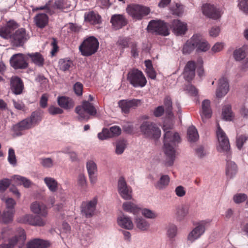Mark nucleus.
Wrapping results in <instances>:
<instances>
[{"mask_svg": "<svg viewBox=\"0 0 248 248\" xmlns=\"http://www.w3.org/2000/svg\"><path fill=\"white\" fill-rule=\"evenodd\" d=\"M164 135L163 151L166 156L165 165H173L175 158L176 144L180 142L181 139L179 134L173 131H167L165 125H163Z\"/></svg>", "mask_w": 248, "mask_h": 248, "instance_id": "1", "label": "nucleus"}, {"mask_svg": "<svg viewBox=\"0 0 248 248\" xmlns=\"http://www.w3.org/2000/svg\"><path fill=\"white\" fill-rule=\"evenodd\" d=\"M75 111L78 115V119L81 121H88L90 116H94L97 113L93 105L88 101H83L82 105L77 107Z\"/></svg>", "mask_w": 248, "mask_h": 248, "instance_id": "2", "label": "nucleus"}, {"mask_svg": "<svg viewBox=\"0 0 248 248\" xmlns=\"http://www.w3.org/2000/svg\"><path fill=\"white\" fill-rule=\"evenodd\" d=\"M126 11L134 19L141 20L150 13L149 7L139 4H130L127 5Z\"/></svg>", "mask_w": 248, "mask_h": 248, "instance_id": "3", "label": "nucleus"}, {"mask_svg": "<svg viewBox=\"0 0 248 248\" xmlns=\"http://www.w3.org/2000/svg\"><path fill=\"white\" fill-rule=\"evenodd\" d=\"M98 47V40L93 36H91L83 41L79 49L83 56H90L97 51Z\"/></svg>", "mask_w": 248, "mask_h": 248, "instance_id": "4", "label": "nucleus"}, {"mask_svg": "<svg viewBox=\"0 0 248 248\" xmlns=\"http://www.w3.org/2000/svg\"><path fill=\"white\" fill-rule=\"evenodd\" d=\"M140 130L146 138L157 139L161 135L159 128L156 124L151 122H143L140 126Z\"/></svg>", "mask_w": 248, "mask_h": 248, "instance_id": "5", "label": "nucleus"}, {"mask_svg": "<svg viewBox=\"0 0 248 248\" xmlns=\"http://www.w3.org/2000/svg\"><path fill=\"white\" fill-rule=\"evenodd\" d=\"M127 79L135 88H142L147 83V80L143 73L137 69H134L128 73Z\"/></svg>", "mask_w": 248, "mask_h": 248, "instance_id": "6", "label": "nucleus"}, {"mask_svg": "<svg viewBox=\"0 0 248 248\" xmlns=\"http://www.w3.org/2000/svg\"><path fill=\"white\" fill-rule=\"evenodd\" d=\"M170 25L161 20H151L147 27L149 31L157 34L167 36L170 34Z\"/></svg>", "mask_w": 248, "mask_h": 248, "instance_id": "7", "label": "nucleus"}, {"mask_svg": "<svg viewBox=\"0 0 248 248\" xmlns=\"http://www.w3.org/2000/svg\"><path fill=\"white\" fill-rule=\"evenodd\" d=\"M210 220H202L188 233L187 239L191 243L200 238L204 233L206 228L210 223Z\"/></svg>", "mask_w": 248, "mask_h": 248, "instance_id": "8", "label": "nucleus"}, {"mask_svg": "<svg viewBox=\"0 0 248 248\" xmlns=\"http://www.w3.org/2000/svg\"><path fill=\"white\" fill-rule=\"evenodd\" d=\"M17 221L33 226H43L46 223V221L41 217L32 214H26L20 217L17 219Z\"/></svg>", "mask_w": 248, "mask_h": 248, "instance_id": "9", "label": "nucleus"}, {"mask_svg": "<svg viewBox=\"0 0 248 248\" xmlns=\"http://www.w3.org/2000/svg\"><path fill=\"white\" fill-rule=\"evenodd\" d=\"M202 12L204 16L213 19L219 18L222 14V12L219 8H217L213 4L210 3L203 4Z\"/></svg>", "mask_w": 248, "mask_h": 248, "instance_id": "10", "label": "nucleus"}, {"mask_svg": "<svg viewBox=\"0 0 248 248\" xmlns=\"http://www.w3.org/2000/svg\"><path fill=\"white\" fill-rule=\"evenodd\" d=\"M118 191L121 197L125 200H131L132 198V189L127 186L124 178L121 177L118 182Z\"/></svg>", "mask_w": 248, "mask_h": 248, "instance_id": "11", "label": "nucleus"}, {"mask_svg": "<svg viewBox=\"0 0 248 248\" xmlns=\"http://www.w3.org/2000/svg\"><path fill=\"white\" fill-rule=\"evenodd\" d=\"M217 135L219 142L217 150L220 152H228L229 151L230 145L229 140L218 124H217Z\"/></svg>", "mask_w": 248, "mask_h": 248, "instance_id": "12", "label": "nucleus"}, {"mask_svg": "<svg viewBox=\"0 0 248 248\" xmlns=\"http://www.w3.org/2000/svg\"><path fill=\"white\" fill-rule=\"evenodd\" d=\"M26 239V235L24 229L19 228L14 237L9 239L8 244L0 245V248H14L18 241L23 243Z\"/></svg>", "mask_w": 248, "mask_h": 248, "instance_id": "13", "label": "nucleus"}, {"mask_svg": "<svg viewBox=\"0 0 248 248\" xmlns=\"http://www.w3.org/2000/svg\"><path fill=\"white\" fill-rule=\"evenodd\" d=\"M97 203V198H93L92 200L88 202H82L81 205V211L82 213L86 217H92L96 209Z\"/></svg>", "mask_w": 248, "mask_h": 248, "instance_id": "14", "label": "nucleus"}, {"mask_svg": "<svg viewBox=\"0 0 248 248\" xmlns=\"http://www.w3.org/2000/svg\"><path fill=\"white\" fill-rule=\"evenodd\" d=\"M11 66L15 69H24L28 67V63L25 59V55L22 53L16 54L10 59Z\"/></svg>", "mask_w": 248, "mask_h": 248, "instance_id": "15", "label": "nucleus"}, {"mask_svg": "<svg viewBox=\"0 0 248 248\" xmlns=\"http://www.w3.org/2000/svg\"><path fill=\"white\" fill-rule=\"evenodd\" d=\"M29 37L26 33V30L24 28H20L17 30L15 33L12 34L11 40L17 46L22 45L26 41Z\"/></svg>", "mask_w": 248, "mask_h": 248, "instance_id": "16", "label": "nucleus"}, {"mask_svg": "<svg viewBox=\"0 0 248 248\" xmlns=\"http://www.w3.org/2000/svg\"><path fill=\"white\" fill-rule=\"evenodd\" d=\"M86 168L91 184L94 185L97 182V168L96 164L92 160L88 161L86 163Z\"/></svg>", "mask_w": 248, "mask_h": 248, "instance_id": "17", "label": "nucleus"}, {"mask_svg": "<svg viewBox=\"0 0 248 248\" xmlns=\"http://www.w3.org/2000/svg\"><path fill=\"white\" fill-rule=\"evenodd\" d=\"M31 211L34 214L42 217H46L47 215V207L42 202H34L30 205Z\"/></svg>", "mask_w": 248, "mask_h": 248, "instance_id": "18", "label": "nucleus"}, {"mask_svg": "<svg viewBox=\"0 0 248 248\" xmlns=\"http://www.w3.org/2000/svg\"><path fill=\"white\" fill-rule=\"evenodd\" d=\"M40 121L41 119L38 114L33 112L30 117L27 118L19 122L27 130L34 127Z\"/></svg>", "mask_w": 248, "mask_h": 248, "instance_id": "19", "label": "nucleus"}, {"mask_svg": "<svg viewBox=\"0 0 248 248\" xmlns=\"http://www.w3.org/2000/svg\"><path fill=\"white\" fill-rule=\"evenodd\" d=\"M189 211V205L182 204L176 207L175 210V218L177 221L184 220L188 216Z\"/></svg>", "mask_w": 248, "mask_h": 248, "instance_id": "20", "label": "nucleus"}, {"mask_svg": "<svg viewBox=\"0 0 248 248\" xmlns=\"http://www.w3.org/2000/svg\"><path fill=\"white\" fill-rule=\"evenodd\" d=\"M229 86L227 78H221L218 80V87L216 91V96L220 98L225 95L228 92Z\"/></svg>", "mask_w": 248, "mask_h": 248, "instance_id": "21", "label": "nucleus"}, {"mask_svg": "<svg viewBox=\"0 0 248 248\" xmlns=\"http://www.w3.org/2000/svg\"><path fill=\"white\" fill-rule=\"evenodd\" d=\"M196 64L193 61H189L187 62L183 73L184 78L188 82L191 81L194 78L195 75Z\"/></svg>", "mask_w": 248, "mask_h": 248, "instance_id": "22", "label": "nucleus"}, {"mask_svg": "<svg viewBox=\"0 0 248 248\" xmlns=\"http://www.w3.org/2000/svg\"><path fill=\"white\" fill-rule=\"evenodd\" d=\"M11 89L15 94L22 93L24 85L22 80L18 77H12L10 80Z\"/></svg>", "mask_w": 248, "mask_h": 248, "instance_id": "23", "label": "nucleus"}, {"mask_svg": "<svg viewBox=\"0 0 248 248\" xmlns=\"http://www.w3.org/2000/svg\"><path fill=\"white\" fill-rule=\"evenodd\" d=\"M195 40L196 42V48L197 52H206L210 49L209 44L200 35L195 34Z\"/></svg>", "mask_w": 248, "mask_h": 248, "instance_id": "24", "label": "nucleus"}, {"mask_svg": "<svg viewBox=\"0 0 248 248\" xmlns=\"http://www.w3.org/2000/svg\"><path fill=\"white\" fill-rule=\"evenodd\" d=\"M117 223L120 227L126 230H132L134 228L131 218L124 215H120L118 217Z\"/></svg>", "mask_w": 248, "mask_h": 248, "instance_id": "25", "label": "nucleus"}, {"mask_svg": "<svg viewBox=\"0 0 248 248\" xmlns=\"http://www.w3.org/2000/svg\"><path fill=\"white\" fill-rule=\"evenodd\" d=\"M110 22L115 29H119L126 25L127 20L123 15H114L111 16Z\"/></svg>", "mask_w": 248, "mask_h": 248, "instance_id": "26", "label": "nucleus"}, {"mask_svg": "<svg viewBox=\"0 0 248 248\" xmlns=\"http://www.w3.org/2000/svg\"><path fill=\"white\" fill-rule=\"evenodd\" d=\"M172 26L173 32L177 35L185 34L187 30V24L179 20H173Z\"/></svg>", "mask_w": 248, "mask_h": 248, "instance_id": "27", "label": "nucleus"}, {"mask_svg": "<svg viewBox=\"0 0 248 248\" xmlns=\"http://www.w3.org/2000/svg\"><path fill=\"white\" fill-rule=\"evenodd\" d=\"M212 114L210 100L208 99L203 100L202 104V113L201 114L202 121L205 122V119L210 118Z\"/></svg>", "mask_w": 248, "mask_h": 248, "instance_id": "28", "label": "nucleus"}, {"mask_svg": "<svg viewBox=\"0 0 248 248\" xmlns=\"http://www.w3.org/2000/svg\"><path fill=\"white\" fill-rule=\"evenodd\" d=\"M50 245V243L48 241L35 238L28 243L27 248H46Z\"/></svg>", "mask_w": 248, "mask_h": 248, "instance_id": "29", "label": "nucleus"}, {"mask_svg": "<svg viewBox=\"0 0 248 248\" xmlns=\"http://www.w3.org/2000/svg\"><path fill=\"white\" fill-rule=\"evenodd\" d=\"M34 22L37 27L43 29L48 24V17L46 14H38L34 16Z\"/></svg>", "mask_w": 248, "mask_h": 248, "instance_id": "30", "label": "nucleus"}, {"mask_svg": "<svg viewBox=\"0 0 248 248\" xmlns=\"http://www.w3.org/2000/svg\"><path fill=\"white\" fill-rule=\"evenodd\" d=\"M122 207L123 210L128 213H132L133 215L139 214L140 211V208L136 203L131 202H124Z\"/></svg>", "mask_w": 248, "mask_h": 248, "instance_id": "31", "label": "nucleus"}, {"mask_svg": "<svg viewBox=\"0 0 248 248\" xmlns=\"http://www.w3.org/2000/svg\"><path fill=\"white\" fill-rule=\"evenodd\" d=\"M58 105L62 108L68 109L73 108L74 102L68 97L59 96L57 99Z\"/></svg>", "mask_w": 248, "mask_h": 248, "instance_id": "32", "label": "nucleus"}, {"mask_svg": "<svg viewBox=\"0 0 248 248\" xmlns=\"http://www.w3.org/2000/svg\"><path fill=\"white\" fill-rule=\"evenodd\" d=\"M84 18L86 21L89 22L92 24H99L101 22V16L93 11L85 13Z\"/></svg>", "mask_w": 248, "mask_h": 248, "instance_id": "33", "label": "nucleus"}, {"mask_svg": "<svg viewBox=\"0 0 248 248\" xmlns=\"http://www.w3.org/2000/svg\"><path fill=\"white\" fill-rule=\"evenodd\" d=\"M196 42L195 40V34L185 44L183 47L184 54H189L196 48Z\"/></svg>", "mask_w": 248, "mask_h": 248, "instance_id": "34", "label": "nucleus"}, {"mask_svg": "<svg viewBox=\"0 0 248 248\" xmlns=\"http://www.w3.org/2000/svg\"><path fill=\"white\" fill-rule=\"evenodd\" d=\"M27 56L31 58V62L36 65L39 67L43 66L45 60L44 57L40 53H28Z\"/></svg>", "mask_w": 248, "mask_h": 248, "instance_id": "35", "label": "nucleus"}, {"mask_svg": "<svg viewBox=\"0 0 248 248\" xmlns=\"http://www.w3.org/2000/svg\"><path fill=\"white\" fill-rule=\"evenodd\" d=\"M135 223L137 228L142 231H148L150 228L148 221L141 217H135Z\"/></svg>", "mask_w": 248, "mask_h": 248, "instance_id": "36", "label": "nucleus"}, {"mask_svg": "<svg viewBox=\"0 0 248 248\" xmlns=\"http://www.w3.org/2000/svg\"><path fill=\"white\" fill-rule=\"evenodd\" d=\"M170 180L168 175H162L159 180L155 183V187L159 190L165 189L169 185Z\"/></svg>", "mask_w": 248, "mask_h": 248, "instance_id": "37", "label": "nucleus"}, {"mask_svg": "<svg viewBox=\"0 0 248 248\" xmlns=\"http://www.w3.org/2000/svg\"><path fill=\"white\" fill-rule=\"evenodd\" d=\"M44 182L52 192H55L58 189L59 184L57 181L53 178L46 177L44 178Z\"/></svg>", "mask_w": 248, "mask_h": 248, "instance_id": "38", "label": "nucleus"}, {"mask_svg": "<svg viewBox=\"0 0 248 248\" xmlns=\"http://www.w3.org/2000/svg\"><path fill=\"white\" fill-rule=\"evenodd\" d=\"M15 211L6 210L3 211L2 214L0 216V222L7 223L11 222L13 219Z\"/></svg>", "mask_w": 248, "mask_h": 248, "instance_id": "39", "label": "nucleus"}, {"mask_svg": "<svg viewBox=\"0 0 248 248\" xmlns=\"http://www.w3.org/2000/svg\"><path fill=\"white\" fill-rule=\"evenodd\" d=\"M188 140L190 142H196L199 139L198 131L193 126H190L187 131Z\"/></svg>", "mask_w": 248, "mask_h": 248, "instance_id": "40", "label": "nucleus"}, {"mask_svg": "<svg viewBox=\"0 0 248 248\" xmlns=\"http://www.w3.org/2000/svg\"><path fill=\"white\" fill-rule=\"evenodd\" d=\"M237 166L236 164L231 161H227L226 164V175L232 178L237 172Z\"/></svg>", "mask_w": 248, "mask_h": 248, "instance_id": "41", "label": "nucleus"}, {"mask_svg": "<svg viewBox=\"0 0 248 248\" xmlns=\"http://www.w3.org/2000/svg\"><path fill=\"white\" fill-rule=\"evenodd\" d=\"M13 179L16 183L23 185L25 187H29L32 185V182L29 179L20 175L14 176Z\"/></svg>", "mask_w": 248, "mask_h": 248, "instance_id": "42", "label": "nucleus"}, {"mask_svg": "<svg viewBox=\"0 0 248 248\" xmlns=\"http://www.w3.org/2000/svg\"><path fill=\"white\" fill-rule=\"evenodd\" d=\"M247 48V46H243L233 52V57L236 61H240L245 58Z\"/></svg>", "mask_w": 248, "mask_h": 248, "instance_id": "43", "label": "nucleus"}, {"mask_svg": "<svg viewBox=\"0 0 248 248\" xmlns=\"http://www.w3.org/2000/svg\"><path fill=\"white\" fill-rule=\"evenodd\" d=\"M77 184L80 188L84 191H86L88 186L86 177L85 174L80 173L78 175L77 178Z\"/></svg>", "mask_w": 248, "mask_h": 248, "instance_id": "44", "label": "nucleus"}, {"mask_svg": "<svg viewBox=\"0 0 248 248\" xmlns=\"http://www.w3.org/2000/svg\"><path fill=\"white\" fill-rule=\"evenodd\" d=\"M164 104L166 107V113L169 118L173 116L172 112V100L170 96H167L165 97Z\"/></svg>", "mask_w": 248, "mask_h": 248, "instance_id": "45", "label": "nucleus"}, {"mask_svg": "<svg viewBox=\"0 0 248 248\" xmlns=\"http://www.w3.org/2000/svg\"><path fill=\"white\" fill-rule=\"evenodd\" d=\"M26 129L24 128V126L20 124V122L14 125L12 128V131L14 136H20L23 134L24 131Z\"/></svg>", "mask_w": 248, "mask_h": 248, "instance_id": "46", "label": "nucleus"}, {"mask_svg": "<svg viewBox=\"0 0 248 248\" xmlns=\"http://www.w3.org/2000/svg\"><path fill=\"white\" fill-rule=\"evenodd\" d=\"M126 147V141L124 140H119L116 143L115 153L117 155H121Z\"/></svg>", "mask_w": 248, "mask_h": 248, "instance_id": "47", "label": "nucleus"}, {"mask_svg": "<svg viewBox=\"0 0 248 248\" xmlns=\"http://www.w3.org/2000/svg\"><path fill=\"white\" fill-rule=\"evenodd\" d=\"M140 211L142 215L147 218L155 219L157 217V214L156 212L149 209H140Z\"/></svg>", "mask_w": 248, "mask_h": 248, "instance_id": "48", "label": "nucleus"}, {"mask_svg": "<svg viewBox=\"0 0 248 248\" xmlns=\"http://www.w3.org/2000/svg\"><path fill=\"white\" fill-rule=\"evenodd\" d=\"M12 32L6 26L0 28V36L5 39H12Z\"/></svg>", "mask_w": 248, "mask_h": 248, "instance_id": "49", "label": "nucleus"}, {"mask_svg": "<svg viewBox=\"0 0 248 248\" xmlns=\"http://www.w3.org/2000/svg\"><path fill=\"white\" fill-rule=\"evenodd\" d=\"M222 116L223 119L226 121H231L232 120V112L230 106L227 105L223 107Z\"/></svg>", "mask_w": 248, "mask_h": 248, "instance_id": "50", "label": "nucleus"}, {"mask_svg": "<svg viewBox=\"0 0 248 248\" xmlns=\"http://www.w3.org/2000/svg\"><path fill=\"white\" fill-rule=\"evenodd\" d=\"M118 105L122 111L125 113H128L130 109L131 108L128 100H120L118 102Z\"/></svg>", "mask_w": 248, "mask_h": 248, "instance_id": "51", "label": "nucleus"}, {"mask_svg": "<svg viewBox=\"0 0 248 248\" xmlns=\"http://www.w3.org/2000/svg\"><path fill=\"white\" fill-rule=\"evenodd\" d=\"M72 63V62L70 60L61 59L59 61L60 68L62 70L66 71L69 69Z\"/></svg>", "mask_w": 248, "mask_h": 248, "instance_id": "52", "label": "nucleus"}, {"mask_svg": "<svg viewBox=\"0 0 248 248\" xmlns=\"http://www.w3.org/2000/svg\"><path fill=\"white\" fill-rule=\"evenodd\" d=\"M108 131L110 138L117 137L121 133V128L117 125L111 126Z\"/></svg>", "mask_w": 248, "mask_h": 248, "instance_id": "53", "label": "nucleus"}, {"mask_svg": "<svg viewBox=\"0 0 248 248\" xmlns=\"http://www.w3.org/2000/svg\"><path fill=\"white\" fill-rule=\"evenodd\" d=\"M177 233V228L176 226L173 224L169 226L167 232V235L170 238L172 239L174 238L176 236Z\"/></svg>", "mask_w": 248, "mask_h": 248, "instance_id": "54", "label": "nucleus"}, {"mask_svg": "<svg viewBox=\"0 0 248 248\" xmlns=\"http://www.w3.org/2000/svg\"><path fill=\"white\" fill-rule=\"evenodd\" d=\"M40 163L42 166L46 168H51L54 165L53 161L50 157L40 158Z\"/></svg>", "mask_w": 248, "mask_h": 248, "instance_id": "55", "label": "nucleus"}, {"mask_svg": "<svg viewBox=\"0 0 248 248\" xmlns=\"http://www.w3.org/2000/svg\"><path fill=\"white\" fill-rule=\"evenodd\" d=\"M248 139L245 135L238 136L236 138V143L237 148L240 150L243 147V144L246 142Z\"/></svg>", "mask_w": 248, "mask_h": 248, "instance_id": "56", "label": "nucleus"}, {"mask_svg": "<svg viewBox=\"0 0 248 248\" xmlns=\"http://www.w3.org/2000/svg\"><path fill=\"white\" fill-rule=\"evenodd\" d=\"M247 198V195L244 193H237L233 196V200L235 203H240L245 201Z\"/></svg>", "mask_w": 248, "mask_h": 248, "instance_id": "57", "label": "nucleus"}, {"mask_svg": "<svg viewBox=\"0 0 248 248\" xmlns=\"http://www.w3.org/2000/svg\"><path fill=\"white\" fill-rule=\"evenodd\" d=\"M2 200L4 201L6 204V210H11L12 209V211H15L14 207L16 204V202L13 199L8 198L5 200L2 199Z\"/></svg>", "mask_w": 248, "mask_h": 248, "instance_id": "58", "label": "nucleus"}, {"mask_svg": "<svg viewBox=\"0 0 248 248\" xmlns=\"http://www.w3.org/2000/svg\"><path fill=\"white\" fill-rule=\"evenodd\" d=\"M11 184V180L5 178L0 180V192H4Z\"/></svg>", "mask_w": 248, "mask_h": 248, "instance_id": "59", "label": "nucleus"}, {"mask_svg": "<svg viewBox=\"0 0 248 248\" xmlns=\"http://www.w3.org/2000/svg\"><path fill=\"white\" fill-rule=\"evenodd\" d=\"M8 160L9 163L12 165H15L16 163L15 151L12 148L9 149Z\"/></svg>", "mask_w": 248, "mask_h": 248, "instance_id": "60", "label": "nucleus"}, {"mask_svg": "<svg viewBox=\"0 0 248 248\" xmlns=\"http://www.w3.org/2000/svg\"><path fill=\"white\" fill-rule=\"evenodd\" d=\"M185 90L187 91L189 94L192 96H196L198 93L197 89L194 86L190 84L186 86Z\"/></svg>", "mask_w": 248, "mask_h": 248, "instance_id": "61", "label": "nucleus"}, {"mask_svg": "<svg viewBox=\"0 0 248 248\" xmlns=\"http://www.w3.org/2000/svg\"><path fill=\"white\" fill-rule=\"evenodd\" d=\"M74 90L77 95H81L83 91V85L79 82H76L74 85Z\"/></svg>", "mask_w": 248, "mask_h": 248, "instance_id": "62", "label": "nucleus"}, {"mask_svg": "<svg viewBox=\"0 0 248 248\" xmlns=\"http://www.w3.org/2000/svg\"><path fill=\"white\" fill-rule=\"evenodd\" d=\"M48 111L49 113L51 115H56L59 114H62L63 112V110L59 107H56L53 106H50Z\"/></svg>", "mask_w": 248, "mask_h": 248, "instance_id": "63", "label": "nucleus"}, {"mask_svg": "<svg viewBox=\"0 0 248 248\" xmlns=\"http://www.w3.org/2000/svg\"><path fill=\"white\" fill-rule=\"evenodd\" d=\"M13 32V31L18 27L17 23L14 20H10L5 25Z\"/></svg>", "mask_w": 248, "mask_h": 248, "instance_id": "64", "label": "nucleus"}]
</instances>
